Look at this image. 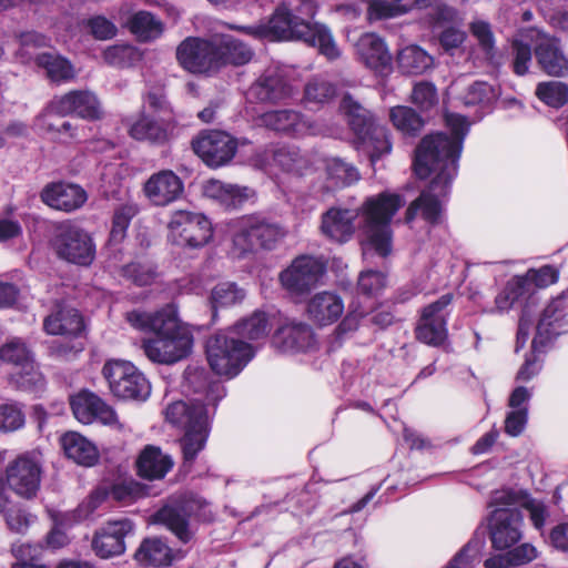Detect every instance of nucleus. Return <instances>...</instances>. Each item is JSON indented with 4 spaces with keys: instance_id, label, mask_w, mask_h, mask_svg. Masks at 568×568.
I'll use <instances>...</instances> for the list:
<instances>
[{
    "instance_id": "nucleus-2",
    "label": "nucleus",
    "mask_w": 568,
    "mask_h": 568,
    "mask_svg": "<svg viewBox=\"0 0 568 568\" xmlns=\"http://www.w3.org/2000/svg\"><path fill=\"white\" fill-rule=\"evenodd\" d=\"M403 205L398 194L384 192L368 197L359 210L331 207L322 215L321 231L329 240L345 243L355 232V220L361 214V244L363 254L374 251L387 256L392 251L390 221Z\"/></svg>"
},
{
    "instance_id": "nucleus-33",
    "label": "nucleus",
    "mask_w": 568,
    "mask_h": 568,
    "mask_svg": "<svg viewBox=\"0 0 568 568\" xmlns=\"http://www.w3.org/2000/svg\"><path fill=\"white\" fill-rule=\"evenodd\" d=\"M165 418L169 423L186 429L192 424L210 419L207 408L201 403L191 405L179 400L170 404L165 409Z\"/></svg>"
},
{
    "instance_id": "nucleus-8",
    "label": "nucleus",
    "mask_w": 568,
    "mask_h": 568,
    "mask_svg": "<svg viewBox=\"0 0 568 568\" xmlns=\"http://www.w3.org/2000/svg\"><path fill=\"white\" fill-rule=\"evenodd\" d=\"M74 114L83 120L97 121L103 118V108L98 95L91 90H72L62 95L54 97L42 113L37 118L36 124L44 131L54 129L52 115Z\"/></svg>"
},
{
    "instance_id": "nucleus-56",
    "label": "nucleus",
    "mask_w": 568,
    "mask_h": 568,
    "mask_svg": "<svg viewBox=\"0 0 568 568\" xmlns=\"http://www.w3.org/2000/svg\"><path fill=\"white\" fill-rule=\"evenodd\" d=\"M40 547L29 544L14 545L12 548L13 555L18 558V562L12 568H48L47 566L37 561Z\"/></svg>"
},
{
    "instance_id": "nucleus-11",
    "label": "nucleus",
    "mask_w": 568,
    "mask_h": 568,
    "mask_svg": "<svg viewBox=\"0 0 568 568\" xmlns=\"http://www.w3.org/2000/svg\"><path fill=\"white\" fill-rule=\"evenodd\" d=\"M168 239L183 247L197 248L209 243L213 231L211 222L202 213L178 210L171 214Z\"/></svg>"
},
{
    "instance_id": "nucleus-25",
    "label": "nucleus",
    "mask_w": 568,
    "mask_h": 568,
    "mask_svg": "<svg viewBox=\"0 0 568 568\" xmlns=\"http://www.w3.org/2000/svg\"><path fill=\"white\" fill-rule=\"evenodd\" d=\"M41 200L55 210L70 212L84 204L87 194L75 184L52 183L42 190Z\"/></svg>"
},
{
    "instance_id": "nucleus-54",
    "label": "nucleus",
    "mask_w": 568,
    "mask_h": 568,
    "mask_svg": "<svg viewBox=\"0 0 568 568\" xmlns=\"http://www.w3.org/2000/svg\"><path fill=\"white\" fill-rule=\"evenodd\" d=\"M123 275L139 286L150 285L156 276L155 270L151 264L131 263L123 267Z\"/></svg>"
},
{
    "instance_id": "nucleus-53",
    "label": "nucleus",
    "mask_w": 568,
    "mask_h": 568,
    "mask_svg": "<svg viewBox=\"0 0 568 568\" xmlns=\"http://www.w3.org/2000/svg\"><path fill=\"white\" fill-rule=\"evenodd\" d=\"M23 425L24 414L20 406L13 403L0 404V432H14Z\"/></svg>"
},
{
    "instance_id": "nucleus-59",
    "label": "nucleus",
    "mask_w": 568,
    "mask_h": 568,
    "mask_svg": "<svg viewBox=\"0 0 568 568\" xmlns=\"http://www.w3.org/2000/svg\"><path fill=\"white\" fill-rule=\"evenodd\" d=\"M283 4L292 13V17L302 23H311L308 20L317 12V4L314 0H286Z\"/></svg>"
},
{
    "instance_id": "nucleus-46",
    "label": "nucleus",
    "mask_w": 568,
    "mask_h": 568,
    "mask_svg": "<svg viewBox=\"0 0 568 568\" xmlns=\"http://www.w3.org/2000/svg\"><path fill=\"white\" fill-rule=\"evenodd\" d=\"M561 301H555L548 304L537 324V336L534 338L532 343L537 342V338L540 339V343L550 339L552 335L558 334V321L561 317L559 313V306Z\"/></svg>"
},
{
    "instance_id": "nucleus-36",
    "label": "nucleus",
    "mask_w": 568,
    "mask_h": 568,
    "mask_svg": "<svg viewBox=\"0 0 568 568\" xmlns=\"http://www.w3.org/2000/svg\"><path fill=\"white\" fill-rule=\"evenodd\" d=\"M210 433V419L197 422L185 429L184 436L181 438V449L184 462L192 463L197 454L204 448Z\"/></svg>"
},
{
    "instance_id": "nucleus-61",
    "label": "nucleus",
    "mask_w": 568,
    "mask_h": 568,
    "mask_svg": "<svg viewBox=\"0 0 568 568\" xmlns=\"http://www.w3.org/2000/svg\"><path fill=\"white\" fill-rule=\"evenodd\" d=\"M6 520L8 527L18 534H24L27 529L37 520V517L27 513L21 508H11L7 515Z\"/></svg>"
},
{
    "instance_id": "nucleus-48",
    "label": "nucleus",
    "mask_w": 568,
    "mask_h": 568,
    "mask_svg": "<svg viewBox=\"0 0 568 568\" xmlns=\"http://www.w3.org/2000/svg\"><path fill=\"white\" fill-rule=\"evenodd\" d=\"M390 120L394 126L405 134H415L423 126V120L412 108L398 105L390 109Z\"/></svg>"
},
{
    "instance_id": "nucleus-37",
    "label": "nucleus",
    "mask_w": 568,
    "mask_h": 568,
    "mask_svg": "<svg viewBox=\"0 0 568 568\" xmlns=\"http://www.w3.org/2000/svg\"><path fill=\"white\" fill-rule=\"evenodd\" d=\"M270 331L268 317L264 312L256 311L234 325L230 333L240 339L257 341L266 337Z\"/></svg>"
},
{
    "instance_id": "nucleus-45",
    "label": "nucleus",
    "mask_w": 568,
    "mask_h": 568,
    "mask_svg": "<svg viewBox=\"0 0 568 568\" xmlns=\"http://www.w3.org/2000/svg\"><path fill=\"white\" fill-rule=\"evenodd\" d=\"M0 358L3 362L14 365L17 369L23 368L34 362L31 351L20 338H13L6 343L0 348Z\"/></svg>"
},
{
    "instance_id": "nucleus-51",
    "label": "nucleus",
    "mask_w": 568,
    "mask_h": 568,
    "mask_svg": "<svg viewBox=\"0 0 568 568\" xmlns=\"http://www.w3.org/2000/svg\"><path fill=\"white\" fill-rule=\"evenodd\" d=\"M465 105H489L496 99L494 88L481 81L468 85L462 95Z\"/></svg>"
},
{
    "instance_id": "nucleus-49",
    "label": "nucleus",
    "mask_w": 568,
    "mask_h": 568,
    "mask_svg": "<svg viewBox=\"0 0 568 568\" xmlns=\"http://www.w3.org/2000/svg\"><path fill=\"white\" fill-rule=\"evenodd\" d=\"M536 94L544 103L551 108H560L568 102V87L559 81L539 83Z\"/></svg>"
},
{
    "instance_id": "nucleus-21",
    "label": "nucleus",
    "mask_w": 568,
    "mask_h": 568,
    "mask_svg": "<svg viewBox=\"0 0 568 568\" xmlns=\"http://www.w3.org/2000/svg\"><path fill=\"white\" fill-rule=\"evenodd\" d=\"M247 94L260 102L276 103L291 98L294 89L283 69L270 67L250 87Z\"/></svg>"
},
{
    "instance_id": "nucleus-44",
    "label": "nucleus",
    "mask_w": 568,
    "mask_h": 568,
    "mask_svg": "<svg viewBox=\"0 0 568 568\" xmlns=\"http://www.w3.org/2000/svg\"><path fill=\"white\" fill-rule=\"evenodd\" d=\"M336 88L328 80L314 77L305 85L304 100L306 103L325 104L334 100Z\"/></svg>"
},
{
    "instance_id": "nucleus-43",
    "label": "nucleus",
    "mask_w": 568,
    "mask_h": 568,
    "mask_svg": "<svg viewBox=\"0 0 568 568\" xmlns=\"http://www.w3.org/2000/svg\"><path fill=\"white\" fill-rule=\"evenodd\" d=\"M325 168L327 179L331 182L332 187L345 186L358 180L357 170L339 158L326 159Z\"/></svg>"
},
{
    "instance_id": "nucleus-3",
    "label": "nucleus",
    "mask_w": 568,
    "mask_h": 568,
    "mask_svg": "<svg viewBox=\"0 0 568 568\" xmlns=\"http://www.w3.org/2000/svg\"><path fill=\"white\" fill-rule=\"evenodd\" d=\"M125 318L132 327L154 333V337L142 341V348L150 361L174 364L191 353L193 335L187 325L180 321L174 304L153 313L134 310L128 312Z\"/></svg>"
},
{
    "instance_id": "nucleus-60",
    "label": "nucleus",
    "mask_w": 568,
    "mask_h": 568,
    "mask_svg": "<svg viewBox=\"0 0 568 568\" xmlns=\"http://www.w3.org/2000/svg\"><path fill=\"white\" fill-rule=\"evenodd\" d=\"M413 102L423 110H428L437 103V91L429 82L417 83L412 93Z\"/></svg>"
},
{
    "instance_id": "nucleus-12",
    "label": "nucleus",
    "mask_w": 568,
    "mask_h": 568,
    "mask_svg": "<svg viewBox=\"0 0 568 568\" xmlns=\"http://www.w3.org/2000/svg\"><path fill=\"white\" fill-rule=\"evenodd\" d=\"M41 475L39 459L30 454H22L7 465L6 484L18 496L31 499L40 488Z\"/></svg>"
},
{
    "instance_id": "nucleus-20",
    "label": "nucleus",
    "mask_w": 568,
    "mask_h": 568,
    "mask_svg": "<svg viewBox=\"0 0 568 568\" xmlns=\"http://www.w3.org/2000/svg\"><path fill=\"white\" fill-rule=\"evenodd\" d=\"M133 531L134 525L128 518L110 520L95 532L92 548L97 556L104 559L122 555L125 550L124 539Z\"/></svg>"
},
{
    "instance_id": "nucleus-22",
    "label": "nucleus",
    "mask_w": 568,
    "mask_h": 568,
    "mask_svg": "<svg viewBox=\"0 0 568 568\" xmlns=\"http://www.w3.org/2000/svg\"><path fill=\"white\" fill-rule=\"evenodd\" d=\"M70 405L74 417L82 424H91L99 420L104 425L120 427L113 408L91 392L82 390L72 396Z\"/></svg>"
},
{
    "instance_id": "nucleus-38",
    "label": "nucleus",
    "mask_w": 568,
    "mask_h": 568,
    "mask_svg": "<svg viewBox=\"0 0 568 568\" xmlns=\"http://www.w3.org/2000/svg\"><path fill=\"white\" fill-rule=\"evenodd\" d=\"M128 27L140 41L155 40L164 31L162 21L148 11L134 13L128 21Z\"/></svg>"
},
{
    "instance_id": "nucleus-16",
    "label": "nucleus",
    "mask_w": 568,
    "mask_h": 568,
    "mask_svg": "<svg viewBox=\"0 0 568 568\" xmlns=\"http://www.w3.org/2000/svg\"><path fill=\"white\" fill-rule=\"evenodd\" d=\"M453 296L445 294L436 302L425 306L416 326V337L422 343L439 346L447 338V312Z\"/></svg>"
},
{
    "instance_id": "nucleus-62",
    "label": "nucleus",
    "mask_w": 568,
    "mask_h": 568,
    "mask_svg": "<svg viewBox=\"0 0 568 568\" xmlns=\"http://www.w3.org/2000/svg\"><path fill=\"white\" fill-rule=\"evenodd\" d=\"M369 12L376 18H388L403 13L406 9L402 0H369Z\"/></svg>"
},
{
    "instance_id": "nucleus-57",
    "label": "nucleus",
    "mask_w": 568,
    "mask_h": 568,
    "mask_svg": "<svg viewBox=\"0 0 568 568\" xmlns=\"http://www.w3.org/2000/svg\"><path fill=\"white\" fill-rule=\"evenodd\" d=\"M110 495L113 499L120 503L129 504L142 497L144 491L139 483L134 480H124L115 484L112 487Z\"/></svg>"
},
{
    "instance_id": "nucleus-52",
    "label": "nucleus",
    "mask_w": 568,
    "mask_h": 568,
    "mask_svg": "<svg viewBox=\"0 0 568 568\" xmlns=\"http://www.w3.org/2000/svg\"><path fill=\"white\" fill-rule=\"evenodd\" d=\"M529 32L530 30L513 41V52L515 54L514 71L518 75L527 73L531 61V48L529 43L531 40L528 36Z\"/></svg>"
},
{
    "instance_id": "nucleus-18",
    "label": "nucleus",
    "mask_w": 568,
    "mask_h": 568,
    "mask_svg": "<svg viewBox=\"0 0 568 568\" xmlns=\"http://www.w3.org/2000/svg\"><path fill=\"white\" fill-rule=\"evenodd\" d=\"M529 38L535 45V55L542 71L552 77L568 75V58L557 38L530 29Z\"/></svg>"
},
{
    "instance_id": "nucleus-26",
    "label": "nucleus",
    "mask_w": 568,
    "mask_h": 568,
    "mask_svg": "<svg viewBox=\"0 0 568 568\" xmlns=\"http://www.w3.org/2000/svg\"><path fill=\"white\" fill-rule=\"evenodd\" d=\"M343 312V300L334 292L316 293L307 303L310 318L322 326L336 322Z\"/></svg>"
},
{
    "instance_id": "nucleus-9",
    "label": "nucleus",
    "mask_w": 568,
    "mask_h": 568,
    "mask_svg": "<svg viewBox=\"0 0 568 568\" xmlns=\"http://www.w3.org/2000/svg\"><path fill=\"white\" fill-rule=\"evenodd\" d=\"M102 374L112 394L119 398L145 400L151 393L148 379L131 362L110 359Z\"/></svg>"
},
{
    "instance_id": "nucleus-35",
    "label": "nucleus",
    "mask_w": 568,
    "mask_h": 568,
    "mask_svg": "<svg viewBox=\"0 0 568 568\" xmlns=\"http://www.w3.org/2000/svg\"><path fill=\"white\" fill-rule=\"evenodd\" d=\"M36 64L42 69L47 77L53 82H68L75 77L74 68L70 61L54 52L38 54Z\"/></svg>"
},
{
    "instance_id": "nucleus-47",
    "label": "nucleus",
    "mask_w": 568,
    "mask_h": 568,
    "mask_svg": "<svg viewBox=\"0 0 568 568\" xmlns=\"http://www.w3.org/2000/svg\"><path fill=\"white\" fill-rule=\"evenodd\" d=\"M12 383L20 389L39 393L43 390L45 381L34 362L11 374Z\"/></svg>"
},
{
    "instance_id": "nucleus-10",
    "label": "nucleus",
    "mask_w": 568,
    "mask_h": 568,
    "mask_svg": "<svg viewBox=\"0 0 568 568\" xmlns=\"http://www.w3.org/2000/svg\"><path fill=\"white\" fill-rule=\"evenodd\" d=\"M51 245L60 258L79 265L91 264L95 255L91 236L70 222L60 223L54 227Z\"/></svg>"
},
{
    "instance_id": "nucleus-24",
    "label": "nucleus",
    "mask_w": 568,
    "mask_h": 568,
    "mask_svg": "<svg viewBox=\"0 0 568 568\" xmlns=\"http://www.w3.org/2000/svg\"><path fill=\"white\" fill-rule=\"evenodd\" d=\"M143 191L151 203L164 206L175 201L182 194L183 183L173 171L162 170L148 179Z\"/></svg>"
},
{
    "instance_id": "nucleus-27",
    "label": "nucleus",
    "mask_w": 568,
    "mask_h": 568,
    "mask_svg": "<svg viewBox=\"0 0 568 568\" xmlns=\"http://www.w3.org/2000/svg\"><path fill=\"white\" fill-rule=\"evenodd\" d=\"M135 465L140 477L150 480L162 479L173 467V459L160 447L146 445L139 454Z\"/></svg>"
},
{
    "instance_id": "nucleus-31",
    "label": "nucleus",
    "mask_w": 568,
    "mask_h": 568,
    "mask_svg": "<svg viewBox=\"0 0 568 568\" xmlns=\"http://www.w3.org/2000/svg\"><path fill=\"white\" fill-rule=\"evenodd\" d=\"M192 510V503L165 506L158 511L156 520L170 529L182 542L186 544L192 538V531L189 527V517Z\"/></svg>"
},
{
    "instance_id": "nucleus-40",
    "label": "nucleus",
    "mask_w": 568,
    "mask_h": 568,
    "mask_svg": "<svg viewBox=\"0 0 568 568\" xmlns=\"http://www.w3.org/2000/svg\"><path fill=\"white\" fill-rule=\"evenodd\" d=\"M398 65L403 72L420 74L433 65V57L417 45H408L398 53Z\"/></svg>"
},
{
    "instance_id": "nucleus-41",
    "label": "nucleus",
    "mask_w": 568,
    "mask_h": 568,
    "mask_svg": "<svg viewBox=\"0 0 568 568\" xmlns=\"http://www.w3.org/2000/svg\"><path fill=\"white\" fill-rule=\"evenodd\" d=\"M220 55V65L231 63L242 65L250 62L253 58V50L244 42L224 38L220 44H216Z\"/></svg>"
},
{
    "instance_id": "nucleus-19",
    "label": "nucleus",
    "mask_w": 568,
    "mask_h": 568,
    "mask_svg": "<svg viewBox=\"0 0 568 568\" xmlns=\"http://www.w3.org/2000/svg\"><path fill=\"white\" fill-rule=\"evenodd\" d=\"M524 517L516 508H496L489 520V535L493 547L507 549L517 544L521 536Z\"/></svg>"
},
{
    "instance_id": "nucleus-58",
    "label": "nucleus",
    "mask_w": 568,
    "mask_h": 568,
    "mask_svg": "<svg viewBox=\"0 0 568 568\" xmlns=\"http://www.w3.org/2000/svg\"><path fill=\"white\" fill-rule=\"evenodd\" d=\"M470 31L473 36L477 39L486 57L488 59H491L494 55L495 40L489 23L480 20L474 21L470 24Z\"/></svg>"
},
{
    "instance_id": "nucleus-30",
    "label": "nucleus",
    "mask_w": 568,
    "mask_h": 568,
    "mask_svg": "<svg viewBox=\"0 0 568 568\" xmlns=\"http://www.w3.org/2000/svg\"><path fill=\"white\" fill-rule=\"evenodd\" d=\"M356 52L361 61L374 70H382L390 63L385 42L375 33L363 34L356 43Z\"/></svg>"
},
{
    "instance_id": "nucleus-28",
    "label": "nucleus",
    "mask_w": 568,
    "mask_h": 568,
    "mask_svg": "<svg viewBox=\"0 0 568 568\" xmlns=\"http://www.w3.org/2000/svg\"><path fill=\"white\" fill-rule=\"evenodd\" d=\"M43 327L51 335L78 336L84 325L75 308L58 305L57 310L44 318Z\"/></svg>"
},
{
    "instance_id": "nucleus-39",
    "label": "nucleus",
    "mask_w": 568,
    "mask_h": 568,
    "mask_svg": "<svg viewBox=\"0 0 568 568\" xmlns=\"http://www.w3.org/2000/svg\"><path fill=\"white\" fill-rule=\"evenodd\" d=\"M205 192L209 196L219 200L226 207H237L242 205L252 194V190L248 187L224 184L220 181L210 182Z\"/></svg>"
},
{
    "instance_id": "nucleus-42",
    "label": "nucleus",
    "mask_w": 568,
    "mask_h": 568,
    "mask_svg": "<svg viewBox=\"0 0 568 568\" xmlns=\"http://www.w3.org/2000/svg\"><path fill=\"white\" fill-rule=\"evenodd\" d=\"M526 280L515 277L507 282L504 290L495 298V307L489 313H504L519 303L525 295Z\"/></svg>"
},
{
    "instance_id": "nucleus-4",
    "label": "nucleus",
    "mask_w": 568,
    "mask_h": 568,
    "mask_svg": "<svg viewBox=\"0 0 568 568\" xmlns=\"http://www.w3.org/2000/svg\"><path fill=\"white\" fill-rule=\"evenodd\" d=\"M230 29L239 30L257 39L267 38L271 40H302L311 47L318 49V52L328 60L341 57V50L331 32L322 23H302L294 19L286 7L280 4L267 22L254 26L230 24Z\"/></svg>"
},
{
    "instance_id": "nucleus-64",
    "label": "nucleus",
    "mask_w": 568,
    "mask_h": 568,
    "mask_svg": "<svg viewBox=\"0 0 568 568\" xmlns=\"http://www.w3.org/2000/svg\"><path fill=\"white\" fill-rule=\"evenodd\" d=\"M133 214L134 210L130 206H122L115 211L111 230V237L114 241L124 236Z\"/></svg>"
},
{
    "instance_id": "nucleus-23",
    "label": "nucleus",
    "mask_w": 568,
    "mask_h": 568,
    "mask_svg": "<svg viewBox=\"0 0 568 568\" xmlns=\"http://www.w3.org/2000/svg\"><path fill=\"white\" fill-rule=\"evenodd\" d=\"M273 344L284 353L306 352L314 347L315 336L308 324L292 320L275 331Z\"/></svg>"
},
{
    "instance_id": "nucleus-29",
    "label": "nucleus",
    "mask_w": 568,
    "mask_h": 568,
    "mask_svg": "<svg viewBox=\"0 0 568 568\" xmlns=\"http://www.w3.org/2000/svg\"><path fill=\"white\" fill-rule=\"evenodd\" d=\"M172 124L169 120L158 121L150 115L142 114L129 129L131 138L146 141L152 144H164L169 141Z\"/></svg>"
},
{
    "instance_id": "nucleus-55",
    "label": "nucleus",
    "mask_w": 568,
    "mask_h": 568,
    "mask_svg": "<svg viewBox=\"0 0 568 568\" xmlns=\"http://www.w3.org/2000/svg\"><path fill=\"white\" fill-rule=\"evenodd\" d=\"M357 286L362 294L374 296L386 286V277L382 272L364 271L359 274Z\"/></svg>"
},
{
    "instance_id": "nucleus-50",
    "label": "nucleus",
    "mask_w": 568,
    "mask_h": 568,
    "mask_svg": "<svg viewBox=\"0 0 568 568\" xmlns=\"http://www.w3.org/2000/svg\"><path fill=\"white\" fill-rule=\"evenodd\" d=\"M245 297L242 288L234 283L217 284L211 292V304L214 310L241 303Z\"/></svg>"
},
{
    "instance_id": "nucleus-6",
    "label": "nucleus",
    "mask_w": 568,
    "mask_h": 568,
    "mask_svg": "<svg viewBox=\"0 0 568 568\" xmlns=\"http://www.w3.org/2000/svg\"><path fill=\"white\" fill-rule=\"evenodd\" d=\"M206 356L210 367L217 375L234 377L252 359L254 349L246 341L225 331L207 339Z\"/></svg>"
},
{
    "instance_id": "nucleus-5",
    "label": "nucleus",
    "mask_w": 568,
    "mask_h": 568,
    "mask_svg": "<svg viewBox=\"0 0 568 568\" xmlns=\"http://www.w3.org/2000/svg\"><path fill=\"white\" fill-rule=\"evenodd\" d=\"M341 110L358 139V148L369 156L372 164L390 152L392 145L386 130L376 125L372 113L351 94L343 97Z\"/></svg>"
},
{
    "instance_id": "nucleus-7",
    "label": "nucleus",
    "mask_w": 568,
    "mask_h": 568,
    "mask_svg": "<svg viewBox=\"0 0 568 568\" xmlns=\"http://www.w3.org/2000/svg\"><path fill=\"white\" fill-rule=\"evenodd\" d=\"M232 253L239 257L256 247L272 248L283 236L282 227L262 215H245L234 221Z\"/></svg>"
},
{
    "instance_id": "nucleus-1",
    "label": "nucleus",
    "mask_w": 568,
    "mask_h": 568,
    "mask_svg": "<svg viewBox=\"0 0 568 568\" xmlns=\"http://www.w3.org/2000/svg\"><path fill=\"white\" fill-rule=\"evenodd\" d=\"M447 128L452 135L437 133L425 136L416 150L414 169L420 179L435 174L428 187L414 200L407 211L406 221H413L420 215L426 222L437 224L443 216L442 197L448 193L449 185L457 174V161L462 152L463 140L469 123L463 115L447 113Z\"/></svg>"
},
{
    "instance_id": "nucleus-63",
    "label": "nucleus",
    "mask_w": 568,
    "mask_h": 568,
    "mask_svg": "<svg viewBox=\"0 0 568 568\" xmlns=\"http://www.w3.org/2000/svg\"><path fill=\"white\" fill-rule=\"evenodd\" d=\"M524 508L528 511L534 527L541 530L550 515L547 506L540 500L527 499L524 503Z\"/></svg>"
},
{
    "instance_id": "nucleus-17",
    "label": "nucleus",
    "mask_w": 568,
    "mask_h": 568,
    "mask_svg": "<svg viewBox=\"0 0 568 568\" xmlns=\"http://www.w3.org/2000/svg\"><path fill=\"white\" fill-rule=\"evenodd\" d=\"M266 128L294 138L321 135L325 132L324 126L295 110H274L265 112L261 116Z\"/></svg>"
},
{
    "instance_id": "nucleus-32",
    "label": "nucleus",
    "mask_w": 568,
    "mask_h": 568,
    "mask_svg": "<svg viewBox=\"0 0 568 568\" xmlns=\"http://www.w3.org/2000/svg\"><path fill=\"white\" fill-rule=\"evenodd\" d=\"M65 455L82 466H92L99 458L95 445L77 432H68L61 437Z\"/></svg>"
},
{
    "instance_id": "nucleus-13",
    "label": "nucleus",
    "mask_w": 568,
    "mask_h": 568,
    "mask_svg": "<svg viewBox=\"0 0 568 568\" xmlns=\"http://www.w3.org/2000/svg\"><path fill=\"white\" fill-rule=\"evenodd\" d=\"M192 148L206 165L220 168L234 158L237 141L225 131L204 130L192 141Z\"/></svg>"
},
{
    "instance_id": "nucleus-15",
    "label": "nucleus",
    "mask_w": 568,
    "mask_h": 568,
    "mask_svg": "<svg viewBox=\"0 0 568 568\" xmlns=\"http://www.w3.org/2000/svg\"><path fill=\"white\" fill-rule=\"evenodd\" d=\"M176 59L192 73L207 72L220 65L216 44L200 38H186L176 48Z\"/></svg>"
},
{
    "instance_id": "nucleus-34",
    "label": "nucleus",
    "mask_w": 568,
    "mask_h": 568,
    "mask_svg": "<svg viewBox=\"0 0 568 568\" xmlns=\"http://www.w3.org/2000/svg\"><path fill=\"white\" fill-rule=\"evenodd\" d=\"M135 560L145 567H162L171 565L172 549L160 538L144 539L134 554Z\"/></svg>"
},
{
    "instance_id": "nucleus-14",
    "label": "nucleus",
    "mask_w": 568,
    "mask_h": 568,
    "mask_svg": "<svg viewBox=\"0 0 568 568\" xmlns=\"http://www.w3.org/2000/svg\"><path fill=\"white\" fill-rule=\"evenodd\" d=\"M325 270V264L320 258L302 255L280 273V282L288 293L303 295L318 284Z\"/></svg>"
}]
</instances>
